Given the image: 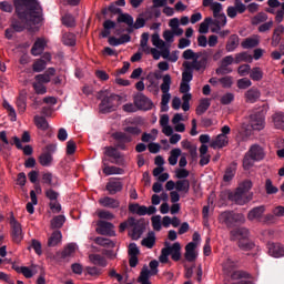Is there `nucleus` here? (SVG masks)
Returning <instances> with one entry per match:
<instances>
[{
	"instance_id": "obj_14",
	"label": "nucleus",
	"mask_w": 284,
	"mask_h": 284,
	"mask_svg": "<svg viewBox=\"0 0 284 284\" xmlns=\"http://www.w3.org/2000/svg\"><path fill=\"white\" fill-rule=\"evenodd\" d=\"M77 252V244L69 243L62 251H58L54 255L55 261H64V258H70L72 254Z\"/></svg>"
},
{
	"instance_id": "obj_44",
	"label": "nucleus",
	"mask_w": 284,
	"mask_h": 284,
	"mask_svg": "<svg viewBox=\"0 0 284 284\" xmlns=\"http://www.w3.org/2000/svg\"><path fill=\"white\" fill-rule=\"evenodd\" d=\"M62 24L67 28H75L77 27V20L74 19V16L71 13H65L62 17Z\"/></svg>"
},
{
	"instance_id": "obj_40",
	"label": "nucleus",
	"mask_w": 284,
	"mask_h": 284,
	"mask_svg": "<svg viewBox=\"0 0 284 284\" xmlns=\"http://www.w3.org/2000/svg\"><path fill=\"white\" fill-rule=\"evenodd\" d=\"M91 263L93 265H99L100 267H106L108 266V261H105V257L99 255V254H92L89 256Z\"/></svg>"
},
{
	"instance_id": "obj_63",
	"label": "nucleus",
	"mask_w": 284,
	"mask_h": 284,
	"mask_svg": "<svg viewBox=\"0 0 284 284\" xmlns=\"http://www.w3.org/2000/svg\"><path fill=\"white\" fill-rule=\"evenodd\" d=\"M36 79V83H40V84H44V83H50V81H52V78L48 77L45 73L42 74H37L34 77Z\"/></svg>"
},
{
	"instance_id": "obj_33",
	"label": "nucleus",
	"mask_w": 284,
	"mask_h": 284,
	"mask_svg": "<svg viewBox=\"0 0 284 284\" xmlns=\"http://www.w3.org/2000/svg\"><path fill=\"white\" fill-rule=\"evenodd\" d=\"M155 243L156 235L154 234V231H151L148 233V236L142 240L141 245H143V247H148V250H152Z\"/></svg>"
},
{
	"instance_id": "obj_37",
	"label": "nucleus",
	"mask_w": 284,
	"mask_h": 284,
	"mask_svg": "<svg viewBox=\"0 0 284 284\" xmlns=\"http://www.w3.org/2000/svg\"><path fill=\"white\" fill-rule=\"evenodd\" d=\"M210 105H211L210 99H207V98L202 99L200 101V104L196 108V114L199 116H201L202 114H205V112H207V110H210Z\"/></svg>"
},
{
	"instance_id": "obj_15",
	"label": "nucleus",
	"mask_w": 284,
	"mask_h": 284,
	"mask_svg": "<svg viewBox=\"0 0 284 284\" xmlns=\"http://www.w3.org/2000/svg\"><path fill=\"white\" fill-rule=\"evenodd\" d=\"M97 232L102 236H114V224L105 221H99Z\"/></svg>"
},
{
	"instance_id": "obj_54",
	"label": "nucleus",
	"mask_w": 284,
	"mask_h": 284,
	"mask_svg": "<svg viewBox=\"0 0 284 284\" xmlns=\"http://www.w3.org/2000/svg\"><path fill=\"white\" fill-rule=\"evenodd\" d=\"M256 45H258V40L254 38H246L242 42V48H244V50H250V48H256Z\"/></svg>"
},
{
	"instance_id": "obj_38",
	"label": "nucleus",
	"mask_w": 284,
	"mask_h": 284,
	"mask_svg": "<svg viewBox=\"0 0 284 284\" xmlns=\"http://www.w3.org/2000/svg\"><path fill=\"white\" fill-rule=\"evenodd\" d=\"M176 192H184L187 194L190 192V180H179L175 182Z\"/></svg>"
},
{
	"instance_id": "obj_23",
	"label": "nucleus",
	"mask_w": 284,
	"mask_h": 284,
	"mask_svg": "<svg viewBox=\"0 0 284 284\" xmlns=\"http://www.w3.org/2000/svg\"><path fill=\"white\" fill-rule=\"evenodd\" d=\"M267 250L270 256H273L274 258H281V256H284V247L282 246V244L268 243Z\"/></svg>"
},
{
	"instance_id": "obj_4",
	"label": "nucleus",
	"mask_w": 284,
	"mask_h": 284,
	"mask_svg": "<svg viewBox=\"0 0 284 284\" xmlns=\"http://www.w3.org/2000/svg\"><path fill=\"white\" fill-rule=\"evenodd\" d=\"M251 190L252 181L245 180L235 191L229 192L227 199L236 205H245V203H250L252 201V196L247 195V192Z\"/></svg>"
},
{
	"instance_id": "obj_58",
	"label": "nucleus",
	"mask_w": 284,
	"mask_h": 284,
	"mask_svg": "<svg viewBox=\"0 0 284 284\" xmlns=\"http://www.w3.org/2000/svg\"><path fill=\"white\" fill-rule=\"evenodd\" d=\"M44 194L49 199L50 203H54V201H58L59 199V192L52 189H47Z\"/></svg>"
},
{
	"instance_id": "obj_19",
	"label": "nucleus",
	"mask_w": 284,
	"mask_h": 284,
	"mask_svg": "<svg viewBox=\"0 0 284 284\" xmlns=\"http://www.w3.org/2000/svg\"><path fill=\"white\" fill-rule=\"evenodd\" d=\"M165 245L172 261H174L175 263H178V261H181V243L175 242L172 244V246H170V244L165 242Z\"/></svg>"
},
{
	"instance_id": "obj_17",
	"label": "nucleus",
	"mask_w": 284,
	"mask_h": 284,
	"mask_svg": "<svg viewBox=\"0 0 284 284\" xmlns=\"http://www.w3.org/2000/svg\"><path fill=\"white\" fill-rule=\"evenodd\" d=\"M101 13L103 17H108L110 14V19H113L114 16L119 14H130V13H123V10L116 6V3L111 2L108 7L102 8Z\"/></svg>"
},
{
	"instance_id": "obj_59",
	"label": "nucleus",
	"mask_w": 284,
	"mask_h": 284,
	"mask_svg": "<svg viewBox=\"0 0 284 284\" xmlns=\"http://www.w3.org/2000/svg\"><path fill=\"white\" fill-rule=\"evenodd\" d=\"M252 87V81L247 78H242L237 80V88L240 90H247V88Z\"/></svg>"
},
{
	"instance_id": "obj_28",
	"label": "nucleus",
	"mask_w": 284,
	"mask_h": 284,
	"mask_svg": "<svg viewBox=\"0 0 284 284\" xmlns=\"http://www.w3.org/2000/svg\"><path fill=\"white\" fill-rule=\"evenodd\" d=\"M241 39L239 34H231L226 41L225 50L226 52H234L239 48Z\"/></svg>"
},
{
	"instance_id": "obj_50",
	"label": "nucleus",
	"mask_w": 284,
	"mask_h": 284,
	"mask_svg": "<svg viewBox=\"0 0 284 284\" xmlns=\"http://www.w3.org/2000/svg\"><path fill=\"white\" fill-rule=\"evenodd\" d=\"M235 174H236V168H234V166L226 168L224 176H223V181L225 183H230V181H232L234 179Z\"/></svg>"
},
{
	"instance_id": "obj_57",
	"label": "nucleus",
	"mask_w": 284,
	"mask_h": 284,
	"mask_svg": "<svg viewBox=\"0 0 284 284\" xmlns=\"http://www.w3.org/2000/svg\"><path fill=\"white\" fill-rule=\"evenodd\" d=\"M85 272L89 276H101V274H103V270L97 266H87Z\"/></svg>"
},
{
	"instance_id": "obj_21",
	"label": "nucleus",
	"mask_w": 284,
	"mask_h": 284,
	"mask_svg": "<svg viewBox=\"0 0 284 284\" xmlns=\"http://www.w3.org/2000/svg\"><path fill=\"white\" fill-rule=\"evenodd\" d=\"M99 204L102 207H108L109 210H116L121 206V202L119 200L110 197V196H104L99 200Z\"/></svg>"
},
{
	"instance_id": "obj_41",
	"label": "nucleus",
	"mask_w": 284,
	"mask_h": 284,
	"mask_svg": "<svg viewBox=\"0 0 284 284\" xmlns=\"http://www.w3.org/2000/svg\"><path fill=\"white\" fill-rule=\"evenodd\" d=\"M243 61L245 63H252V61H254V58L252 57V54H250L247 52L236 53L235 54V63L239 64Z\"/></svg>"
},
{
	"instance_id": "obj_55",
	"label": "nucleus",
	"mask_w": 284,
	"mask_h": 284,
	"mask_svg": "<svg viewBox=\"0 0 284 284\" xmlns=\"http://www.w3.org/2000/svg\"><path fill=\"white\" fill-rule=\"evenodd\" d=\"M52 179L53 175L50 172L42 174V183L44 185H49V187H57V184L52 181Z\"/></svg>"
},
{
	"instance_id": "obj_3",
	"label": "nucleus",
	"mask_w": 284,
	"mask_h": 284,
	"mask_svg": "<svg viewBox=\"0 0 284 284\" xmlns=\"http://www.w3.org/2000/svg\"><path fill=\"white\" fill-rule=\"evenodd\" d=\"M223 273L231 278L232 284H254V282L247 280L250 274L244 271L236 270V262L227 258L223 264Z\"/></svg>"
},
{
	"instance_id": "obj_18",
	"label": "nucleus",
	"mask_w": 284,
	"mask_h": 284,
	"mask_svg": "<svg viewBox=\"0 0 284 284\" xmlns=\"http://www.w3.org/2000/svg\"><path fill=\"white\" fill-rule=\"evenodd\" d=\"M118 23H125L128 28L124 30V32H128V34H132L134 30V18L131 14H121L116 19Z\"/></svg>"
},
{
	"instance_id": "obj_56",
	"label": "nucleus",
	"mask_w": 284,
	"mask_h": 284,
	"mask_svg": "<svg viewBox=\"0 0 284 284\" xmlns=\"http://www.w3.org/2000/svg\"><path fill=\"white\" fill-rule=\"evenodd\" d=\"M277 219L274 213H268L262 217V223H264V225H274Z\"/></svg>"
},
{
	"instance_id": "obj_32",
	"label": "nucleus",
	"mask_w": 284,
	"mask_h": 284,
	"mask_svg": "<svg viewBox=\"0 0 284 284\" xmlns=\"http://www.w3.org/2000/svg\"><path fill=\"white\" fill-rule=\"evenodd\" d=\"M45 50V42L41 38L37 39L31 48V54L33 57H39Z\"/></svg>"
},
{
	"instance_id": "obj_64",
	"label": "nucleus",
	"mask_w": 284,
	"mask_h": 284,
	"mask_svg": "<svg viewBox=\"0 0 284 284\" xmlns=\"http://www.w3.org/2000/svg\"><path fill=\"white\" fill-rule=\"evenodd\" d=\"M219 83H221L222 88H232V84L234 83V81L232 80V77L226 75L219 79Z\"/></svg>"
},
{
	"instance_id": "obj_7",
	"label": "nucleus",
	"mask_w": 284,
	"mask_h": 284,
	"mask_svg": "<svg viewBox=\"0 0 284 284\" xmlns=\"http://www.w3.org/2000/svg\"><path fill=\"white\" fill-rule=\"evenodd\" d=\"M220 221L225 223L226 227H237V225L245 223V215L234 211H225L221 213Z\"/></svg>"
},
{
	"instance_id": "obj_62",
	"label": "nucleus",
	"mask_w": 284,
	"mask_h": 284,
	"mask_svg": "<svg viewBox=\"0 0 284 284\" xmlns=\"http://www.w3.org/2000/svg\"><path fill=\"white\" fill-rule=\"evenodd\" d=\"M151 223H152V227H153V230H155V232H161V215L152 216Z\"/></svg>"
},
{
	"instance_id": "obj_26",
	"label": "nucleus",
	"mask_w": 284,
	"mask_h": 284,
	"mask_svg": "<svg viewBox=\"0 0 284 284\" xmlns=\"http://www.w3.org/2000/svg\"><path fill=\"white\" fill-rule=\"evenodd\" d=\"M102 165H103L102 172L106 176H111V174H123V169L108 165V158L102 159Z\"/></svg>"
},
{
	"instance_id": "obj_13",
	"label": "nucleus",
	"mask_w": 284,
	"mask_h": 284,
	"mask_svg": "<svg viewBox=\"0 0 284 284\" xmlns=\"http://www.w3.org/2000/svg\"><path fill=\"white\" fill-rule=\"evenodd\" d=\"M134 105L135 108H139V110H152V105H154L152 103V100H150V98L145 97V94L143 93H138L134 97Z\"/></svg>"
},
{
	"instance_id": "obj_31",
	"label": "nucleus",
	"mask_w": 284,
	"mask_h": 284,
	"mask_svg": "<svg viewBox=\"0 0 284 284\" xmlns=\"http://www.w3.org/2000/svg\"><path fill=\"white\" fill-rule=\"evenodd\" d=\"M230 143V139L227 135L219 134L215 140L211 143V148H227V144Z\"/></svg>"
},
{
	"instance_id": "obj_20",
	"label": "nucleus",
	"mask_w": 284,
	"mask_h": 284,
	"mask_svg": "<svg viewBox=\"0 0 284 284\" xmlns=\"http://www.w3.org/2000/svg\"><path fill=\"white\" fill-rule=\"evenodd\" d=\"M197 256H199V254L196 253V243L190 242L189 244H186L184 258L189 263H194V261H196Z\"/></svg>"
},
{
	"instance_id": "obj_61",
	"label": "nucleus",
	"mask_w": 284,
	"mask_h": 284,
	"mask_svg": "<svg viewBox=\"0 0 284 284\" xmlns=\"http://www.w3.org/2000/svg\"><path fill=\"white\" fill-rule=\"evenodd\" d=\"M32 88H33L36 94H45L48 92V88H45V85H43L39 82H33Z\"/></svg>"
},
{
	"instance_id": "obj_51",
	"label": "nucleus",
	"mask_w": 284,
	"mask_h": 284,
	"mask_svg": "<svg viewBox=\"0 0 284 284\" xmlns=\"http://www.w3.org/2000/svg\"><path fill=\"white\" fill-rule=\"evenodd\" d=\"M181 156V149H173L171 155L169 156L170 165H176L179 163V158Z\"/></svg>"
},
{
	"instance_id": "obj_1",
	"label": "nucleus",
	"mask_w": 284,
	"mask_h": 284,
	"mask_svg": "<svg viewBox=\"0 0 284 284\" xmlns=\"http://www.w3.org/2000/svg\"><path fill=\"white\" fill-rule=\"evenodd\" d=\"M13 6L14 13L10 19V27L4 31L9 41H12L14 32H32V27L43 21V8L39 0H14Z\"/></svg>"
},
{
	"instance_id": "obj_49",
	"label": "nucleus",
	"mask_w": 284,
	"mask_h": 284,
	"mask_svg": "<svg viewBox=\"0 0 284 284\" xmlns=\"http://www.w3.org/2000/svg\"><path fill=\"white\" fill-rule=\"evenodd\" d=\"M215 21H213V26H215V28L220 27H225L227 26V17L225 16V13H220L217 14V17H214Z\"/></svg>"
},
{
	"instance_id": "obj_6",
	"label": "nucleus",
	"mask_w": 284,
	"mask_h": 284,
	"mask_svg": "<svg viewBox=\"0 0 284 284\" xmlns=\"http://www.w3.org/2000/svg\"><path fill=\"white\" fill-rule=\"evenodd\" d=\"M122 97L119 94L111 93L110 95H104L100 103L101 114H110V112L116 111V108L121 105Z\"/></svg>"
},
{
	"instance_id": "obj_12",
	"label": "nucleus",
	"mask_w": 284,
	"mask_h": 284,
	"mask_svg": "<svg viewBox=\"0 0 284 284\" xmlns=\"http://www.w3.org/2000/svg\"><path fill=\"white\" fill-rule=\"evenodd\" d=\"M10 225H11V239L13 243H21L23 241V229H21V223L17 221V219L12 217L10 220Z\"/></svg>"
},
{
	"instance_id": "obj_22",
	"label": "nucleus",
	"mask_w": 284,
	"mask_h": 284,
	"mask_svg": "<svg viewBox=\"0 0 284 284\" xmlns=\"http://www.w3.org/2000/svg\"><path fill=\"white\" fill-rule=\"evenodd\" d=\"M104 154L112 159L110 160V163L119 165V161H121V152L118 151L116 146H106L104 149Z\"/></svg>"
},
{
	"instance_id": "obj_10",
	"label": "nucleus",
	"mask_w": 284,
	"mask_h": 284,
	"mask_svg": "<svg viewBox=\"0 0 284 284\" xmlns=\"http://www.w3.org/2000/svg\"><path fill=\"white\" fill-rule=\"evenodd\" d=\"M250 125L252 130L261 132L265 128V113L263 111H257L250 115Z\"/></svg>"
},
{
	"instance_id": "obj_30",
	"label": "nucleus",
	"mask_w": 284,
	"mask_h": 284,
	"mask_svg": "<svg viewBox=\"0 0 284 284\" xmlns=\"http://www.w3.org/2000/svg\"><path fill=\"white\" fill-rule=\"evenodd\" d=\"M261 99V91L256 88H251L245 92L246 103H256Z\"/></svg>"
},
{
	"instance_id": "obj_25",
	"label": "nucleus",
	"mask_w": 284,
	"mask_h": 284,
	"mask_svg": "<svg viewBox=\"0 0 284 284\" xmlns=\"http://www.w3.org/2000/svg\"><path fill=\"white\" fill-rule=\"evenodd\" d=\"M105 189L109 191V194L114 195L118 194V192H121V190H123V183L116 179H111L106 183Z\"/></svg>"
},
{
	"instance_id": "obj_11",
	"label": "nucleus",
	"mask_w": 284,
	"mask_h": 284,
	"mask_svg": "<svg viewBox=\"0 0 284 284\" xmlns=\"http://www.w3.org/2000/svg\"><path fill=\"white\" fill-rule=\"evenodd\" d=\"M114 139V146L118 150H128V143H132V135L125 132H115L112 134Z\"/></svg>"
},
{
	"instance_id": "obj_27",
	"label": "nucleus",
	"mask_w": 284,
	"mask_h": 284,
	"mask_svg": "<svg viewBox=\"0 0 284 284\" xmlns=\"http://www.w3.org/2000/svg\"><path fill=\"white\" fill-rule=\"evenodd\" d=\"M184 68V72L182 73V82L183 83H190V81H192V79H194V71L195 72H203L205 69H196L193 67H183Z\"/></svg>"
},
{
	"instance_id": "obj_46",
	"label": "nucleus",
	"mask_w": 284,
	"mask_h": 284,
	"mask_svg": "<svg viewBox=\"0 0 284 284\" xmlns=\"http://www.w3.org/2000/svg\"><path fill=\"white\" fill-rule=\"evenodd\" d=\"M211 23H214V20H212V18H205V20L200 24V34H207V32H210Z\"/></svg>"
},
{
	"instance_id": "obj_45",
	"label": "nucleus",
	"mask_w": 284,
	"mask_h": 284,
	"mask_svg": "<svg viewBox=\"0 0 284 284\" xmlns=\"http://www.w3.org/2000/svg\"><path fill=\"white\" fill-rule=\"evenodd\" d=\"M63 223H65V216L57 215L51 220V227L53 230H61V227H63Z\"/></svg>"
},
{
	"instance_id": "obj_9",
	"label": "nucleus",
	"mask_w": 284,
	"mask_h": 284,
	"mask_svg": "<svg viewBox=\"0 0 284 284\" xmlns=\"http://www.w3.org/2000/svg\"><path fill=\"white\" fill-rule=\"evenodd\" d=\"M162 80L163 82L160 85V90L163 93L161 105H168V103H170V99H172V95L170 94V85H172V77L170 74H165Z\"/></svg>"
},
{
	"instance_id": "obj_52",
	"label": "nucleus",
	"mask_w": 284,
	"mask_h": 284,
	"mask_svg": "<svg viewBox=\"0 0 284 284\" xmlns=\"http://www.w3.org/2000/svg\"><path fill=\"white\" fill-rule=\"evenodd\" d=\"M267 21V13L265 12H258L256 16L252 19V26H258V23H265Z\"/></svg>"
},
{
	"instance_id": "obj_5",
	"label": "nucleus",
	"mask_w": 284,
	"mask_h": 284,
	"mask_svg": "<svg viewBox=\"0 0 284 284\" xmlns=\"http://www.w3.org/2000/svg\"><path fill=\"white\" fill-rule=\"evenodd\" d=\"M231 241H239L237 245L240 250L244 252H250V250H254L256 244L250 240V230L246 227L234 229L230 232Z\"/></svg>"
},
{
	"instance_id": "obj_16",
	"label": "nucleus",
	"mask_w": 284,
	"mask_h": 284,
	"mask_svg": "<svg viewBox=\"0 0 284 284\" xmlns=\"http://www.w3.org/2000/svg\"><path fill=\"white\" fill-rule=\"evenodd\" d=\"M266 206L265 205H260L253 207L251 211L247 213V219L248 221H258L262 223L263 221V214H265Z\"/></svg>"
},
{
	"instance_id": "obj_29",
	"label": "nucleus",
	"mask_w": 284,
	"mask_h": 284,
	"mask_svg": "<svg viewBox=\"0 0 284 284\" xmlns=\"http://www.w3.org/2000/svg\"><path fill=\"white\" fill-rule=\"evenodd\" d=\"M116 28V22L112 21L111 19H108L103 22V30L101 31V37L103 39H108L110 34H112V30Z\"/></svg>"
},
{
	"instance_id": "obj_48",
	"label": "nucleus",
	"mask_w": 284,
	"mask_h": 284,
	"mask_svg": "<svg viewBox=\"0 0 284 284\" xmlns=\"http://www.w3.org/2000/svg\"><path fill=\"white\" fill-rule=\"evenodd\" d=\"M28 250H34L36 254H38V256H41V254H43V246L41 245V243L39 242V240H31V244L28 247Z\"/></svg>"
},
{
	"instance_id": "obj_47",
	"label": "nucleus",
	"mask_w": 284,
	"mask_h": 284,
	"mask_svg": "<svg viewBox=\"0 0 284 284\" xmlns=\"http://www.w3.org/2000/svg\"><path fill=\"white\" fill-rule=\"evenodd\" d=\"M47 65H48V62H45V60L38 59L33 62L32 70H33V72H43V70H45Z\"/></svg>"
},
{
	"instance_id": "obj_2",
	"label": "nucleus",
	"mask_w": 284,
	"mask_h": 284,
	"mask_svg": "<svg viewBox=\"0 0 284 284\" xmlns=\"http://www.w3.org/2000/svg\"><path fill=\"white\" fill-rule=\"evenodd\" d=\"M182 58L185 59V62H183V67L187 68L207 70V65L210 64V54L207 53V51L194 52V50L192 49H186L182 53Z\"/></svg>"
},
{
	"instance_id": "obj_8",
	"label": "nucleus",
	"mask_w": 284,
	"mask_h": 284,
	"mask_svg": "<svg viewBox=\"0 0 284 284\" xmlns=\"http://www.w3.org/2000/svg\"><path fill=\"white\" fill-rule=\"evenodd\" d=\"M129 227H133L131 232V239L133 241H139L141 236H143V232H145V219L136 220L134 217L128 219Z\"/></svg>"
},
{
	"instance_id": "obj_43",
	"label": "nucleus",
	"mask_w": 284,
	"mask_h": 284,
	"mask_svg": "<svg viewBox=\"0 0 284 284\" xmlns=\"http://www.w3.org/2000/svg\"><path fill=\"white\" fill-rule=\"evenodd\" d=\"M13 270L14 272H17L18 274H23V276L26 278H32L34 276V273L32 272V270H30V267L28 266H14L13 265Z\"/></svg>"
},
{
	"instance_id": "obj_53",
	"label": "nucleus",
	"mask_w": 284,
	"mask_h": 284,
	"mask_svg": "<svg viewBox=\"0 0 284 284\" xmlns=\"http://www.w3.org/2000/svg\"><path fill=\"white\" fill-rule=\"evenodd\" d=\"M250 78L252 79V81H261V79H263V71L261 70V68H253L250 72Z\"/></svg>"
},
{
	"instance_id": "obj_60",
	"label": "nucleus",
	"mask_w": 284,
	"mask_h": 284,
	"mask_svg": "<svg viewBox=\"0 0 284 284\" xmlns=\"http://www.w3.org/2000/svg\"><path fill=\"white\" fill-rule=\"evenodd\" d=\"M265 191L266 194H276L278 192V187L274 186V184H272V180L267 179L265 182Z\"/></svg>"
},
{
	"instance_id": "obj_24",
	"label": "nucleus",
	"mask_w": 284,
	"mask_h": 284,
	"mask_svg": "<svg viewBox=\"0 0 284 284\" xmlns=\"http://www.w3.org/2000/svg\"><path fill=\"white\" fill-rule=\"evenodd\" d=\"M247 153L251 155V159H253V161H263V159H265L263 148H261V145L258 144L252 145Z\"/></svg>"
},
{
	"instance_id": "obj_39",
	"label": "nucleus",
	"mask_w": 284,
	"mask_h": 284,
	"mask_svg": "<svg viewBox=\"0 0 284 284\" xmlns=\"http://www.w3.org/2000/svg\"><path fill=\"white\" fill-rule=\"evenodd\" d=\"M34 124L38 128V130H42L44 132L45 130H48V128H50L48 120H45L44 116H40V115L34 116Z\"/></svg>"
},
{
	"instance_id": "obj_34",
	"label": "nucleus",
	"mask_w": 284,
	"mask_h": 284,
	"mask_svg": "<svg viewBox=\"0 0 284 284\" xmlns=\"http://www.w3.org/2000/svg\"><path fill=\"white\" fill-rule=\"evenodd\" d=\"M272 121L274 124V128L276 130H283L284 131V113L283 112H276L272 115Z\"/></svg>"
},
{
	"instance_id": "obj_35",
	"label": "nucleus",
	"mask_w": 284,
	"mask_h": 284,
	"mask_svg": "<svg viewBox=\"0 0 284 284\" xmlns=\"http://www.w3.org/2000/svg\"><path fill=\"white\" fill-rule=\"evenodd\" d=\"M61 239H63L61 231H54L48 240V247H57L61 243Z\"/></svg>"
},
{
	"instance_id": "obj_36",
	"label": "nucleus",
	"mask_w": 284,
	"mask_h": 284,
	"mask_svg": "<svg viewBox=\"0 0 284 284\" xmlns=\"http://www.w3.org/2000/svg\"><path fill=\"white\" fill-rule=\"evenodd\" d=\"M52 161H53L52 153L43 152L39 156V163L43 168H50L52 165Z\"/></svg>"
},
{
	"instance_id": "obj_42",
	"label": "nucleus",
	"mask_w": 284,
	"mask_h": 284,
	"mask_svg": "<svg viewBox=\"0 0 284 284\" xmlns=\"http://www.w3.org/2000/svg\"><path fill=\"white\" fill-rule=\"evenodd\" d=\"M62 43L64 45H70L71 48L77 45V36L71 32L64 33L62 37Z\"/></svg>"
}]
</instances>
